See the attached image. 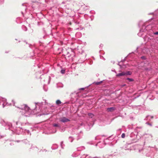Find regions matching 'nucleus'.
<instances>
[{
	"label": "nucleus",
	"mask_w": 158,
	"mask_h": 158,
	"mask_svg": "<svg viewBox=\"0 0 158 158\" xmlns=\"http://www.w3.org/2000/svg\"><path fill=\"white\" fill-rule=\"evenodd\" d=\"M53 126L56 127H58V125L57 124H54L53 125Z\"/></svg>",
	"instance_id": "obj_9"
},
{
	"label": "nucleus",
	"mask_w": 158,
	"mask_h": 158,
	"mask_svg": "<svg viewBox=\"0 0 158 158\" xmlns=\"http://www.w3.org/2000/svg\"><path fill=\"white\" fill-rule=\"evenodd\" d=\"M65 70H62L61 71V72L62 73H65Z\"/></svg>",
	"instance_id": "obj_8"
},
{
	"label": "nucleus",
	"mask_w": 158,
	"mask_h": 158,
	"mask_svg": "<svg viewBox=\"0 0 158 158\" xmlns=\"http://www.w3.org/2000/svg\"><path fill=\"white\" fill-rule=\"evenodd\" d=\"M127 79L129 80V81H132L133 80V79H131V78H127Z\"/></svg>",
	"instance_id": "obj_10"
},
{
	"label": "nucleus",
	"mask_w": 158,
	"mask_h": 158,
	"mask_svg": "<svg viewBox=\"0 0 158 158\" xmlns=\"http://www.w3.org/2000/svg\"><path fill=\"white\" fill-rule=\"evenodd\" d=\"M141 58L142 59H145V57L144 56H142V57H141Z\"/></svg>",
	"instance_id": "obj_13"
},
{
	"label": "nucleus",
	"mask_w": 158,
	"mask_h": 158,
	"mask_svg": "<svg viewBox=\"0 0 158 158\" xmlns=\"http://www.w3.org/2000/svg\"><path fill=\"white\" fill-rule=\"evenodd\" d=\"M102 83V81H101L99 82H96L95 83V84L96 85H99L101 84V83Z\"/></svg>",
	"instance_id": "obj_6"
},
{
	"label": "nucleus",
	"mask_w": 158,
	"mask_h": 158,
	"mask_svg": "<svg viewBox=\"0 0 158 158\" xmlns=\"http://www.w3.org/2000/svg\"><path fill=\"white\" fill-rule=\"evenodd\" d=\"M85 88H80L79 89V90H83L85 89Z\"/></svg>",
	"instance_id": "obj_11"
},
{
	"label": "nucleus",
	"mask_w": 158,
	"mask_h": 158,
	"mask_svg": "<svg viewBox=\"0 0 158 158\" xmlns=\"http://www.w3.org/2000/svg\"><path fill=\"white\" fill-rule=\"evenodd\" d=\"M125 73H126L125 76L130 75L131 74V73L130 71H127L126 72H125Z\"/></svg>",
	"instance_id": "obj_4"
},
{
	"label": "nucleus",
	"mask_w": 158,
	"mask_h": 158,
	"mask_svg": "<svg viewBox=\"0 0 158 158\" xmlns=\"http://www.w3.org/2000/svg\"><path fill=\"white\" fill-rule=\"evenodd\" d=\"M114 110V108L113 107L108 108L107 109V110L108 112H112Z\"/></svg>",
	"instance_id": "obj_2"
},
{
	"label": "nucleus",
	"mask_w": 158,
	"mask_h": 158,
	"mask_svg": "<svg viewBox=\"0 0 158 158\" xmlns=\"http://www.w3.org/2000/svg\"><path fill=\"white\" fill-rule=\"evenodd\" d=\"M56 104L59 105L61 103V102L60 100H57L56 102Z\"/></svg>",
	"instance_id": "obj_5"
},
{
	"label": "nucleus",
	"mask_w": 158,
	"mask_h": 158,
	"mask_svg": "<svg viewBox=\"0 0 158 158\" xmlns=\"http://www.w3.org/2000/svg\"><path fill=\"white\" fill-rule=\"evenodd\" d=\"M154 34L155 35H158V31L154 33Z\"/></svg>",
	"instance_id": "obj_12"
},
{
	"label": "nucleus",
	"mask_w": 158,
	"mask_h": 158,
	"mask_svg": "<svg viewBox=\"0 0 158 158\" xmlns=\"http://www.w3.org/2000/svg\"><path fill=\"white\" fill-rule=\"evenodd\" d=\"M126 73H125V72H123L122 73H119L117 75V76H125Z\"/></svg>",
	"instance_id": "obj_3"
},
{
	"label": "nucleus",
	"mask_w": 158,
	"mask_h": 158,
	"mask_svg": "<svg viewBox=\"0 0 158 158\" xmlns=\"http://www.w3.org/2000/svg\"><path fill=\"white\" fill-rule=\"evenodd\" d=\"M125 135L124 133H123L121 137L122 138H124L125 137Z\"/></svg>",
	"instance_id": "obj_7"
},
{
	"label": "nucleus",
	"mask_w": 158,
	"mask_h": 158,
	"mask_svg": "<svg viewBox=\"0 0 158 158\" xmlns=\"http://www.w3.org/2000/svg\"><path fill=\"white\" fill-rule=\"evenodd\" d=\"M60 121L66 123L69 121L70 120L68 118L65 117H63L60 119Z\"/></svg>",
	"instance_id": "obj_1"
}]
</instances>
